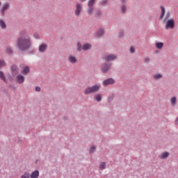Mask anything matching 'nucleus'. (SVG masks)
I'll return each mask as SVG.
<instances>
[{
	"label": "nucleus",
	"instance_id": "obj_1",
	"mask_svg": "<svg viewBox=\"0 0 178 178\" xmlns=\"http://www.w3.org/2000/svg\"><path fill=\"white\" fill-rule=\"evenodd\" d=\"M16 46L17 49L21 51V52L29 51V49L33 47L31 38H30L29 35L19 36L16 40Z\"/></svg>",
	"mask_w": 178,
	"mask_h": 178
},
{
	"label": "nucleus",
	"instance_id": "obj_2",
	"mask_svg": "<svg viewBox=\"0 0 178 178\" xmlns=\"http://www.w3.org/2000/svg\"><path fill=\"white\" fill-rule=\"evenodd\" d=\"M101 90V84L97 83L92 86L86 87L83 90V94L85 95H91V94H95V92H98Z\"/></svg>",
	"mask_w": 178,
	"mask_h": 178
},
{
	"label": "nucleus",
	"instance_id": "obj_3",
	"mask_svg": "<svg viewBox=\"0 0 178 178\" xmlns=\"http://www.w3.org/2000/svg\"><path fill=\"white\" fill-rule=\"evenodd\" d=\"M117 59L118 55L115 54H107L103 56V60H105L107 63H109V62H115Z\"/></svg>",
	"mask_w": 178,
	"mask_h": 178
},
{
	"label": "nucleus",
	"instance_id": "obj_4",
	"mask_svg": "<svg viewBox=\"0 0 178 178\" xmlns=\"http://www.w3.org/2000/svg\"><path fill=\"white\" fill-rule=\"evenodd\" d=\"M81 12H83V5L80 3H77L75 6L74 15L76 17H80Z\"/></svg>",
	"mask_w": 178,
	"mask_h": 178
},
{
	"label": "nucleus",
	"instance_id": "obj_5",
	"mask_svg": "<svg viewBox=\"0 0 178 178\" xmlns=\"http://www.w3.org/2000/svg\"><path fill=\"white\" fill-rule=\"evenodd\" d=\"M111 67H112V63H104L102 65L101 71L103 73L106 74L109 72V70H111Z\"/></svg>",
	"mask_w": 178,
	"mask_h": 178
},
{
	"label": "nucleus",
	"instance_id": "obj_6",
	"mask_svg": "<svg viewBox=\"0 0 178 178\" xmlns=\"http://www.w3.org/2000/svg\"><path fill=\"white\" fill-rule=\"evenodd\" d=\"M165 30H169V29H171V30H172L173 29H175V19L172 18L168 19L165 22Z\"/></svg>",
	"mask_w": 178,
	"mask_h": 178
},
{
	"label": "nucleus",
	"instance_id": "obj_7",
	"mask_svg": "<svg viewBox=\"0 0 178 178\" xmlns=\"http://www.w3.org/2000/svg\"><path fill=\"white\" fill-rule=\"evenodd\" d=\"M48 49V44L47 43H42L38 47V51L40 54H45Z\"/></svg>",
	"mask_w": 178,
	"mask_h": 178
},
{
	"label": "nucleus",
	"instance_id": "obj_8",
	"mask_svg": "<svg viewBox=\"0 0 178 178\" xmlns=\"http://www.w3.org/2000/svg\"><path fill=\"white\" fill-rule=\"evenodd\" d=\"M10 70L13 77H15V76H17V74H19V67H17V65H13L10 67Z\"/></svg>",
	"mask_w": 178,
	"mask_h": 178
},
{
	"label": "nucleus",
	"instance_id": "obj_9",
	"mask_svg": "<svg viewBox=\"0 0 178 178\" xmlns=\"http://www.w3.org/2000/svg\"><path fill=\"white\" fill-rule=\"evenodd\" d=\"M102 84L104 87H108V86L115 84V79H113V78H108L103 81Z\"/></svg>",
	"mask_w": 178,
	"mask_h": 178
},
{
	"label": "nucleus",
	"instance_id": "obj_10",
	"mask_svg": "<svg viewBox=\"0 0 178 178\" xmlns=\"http://www.w3.org/2000/svg\"><path fill=\"white\" fill-rule=\"evenodd\" d=\"M9 8H10L9 3H5L2 6L1 8L0 9V13H1V16H5V12H6V10H8V9H9Z\"/></svg>",
	"mask_w": 178,
	"mask_h": 178
},
{
	"label": "nucleus",
	"instance_id": "obj_11",
	"mask_svg": "<svg viewBox=\"0 0 178 178\" xmlns=\"http://www.w3.org/2000/svg\"><path fill=\"white\" fill-rule=\"evenodd\" d=\"M104 34H105V29H104L102 26H100L97 31L95 37L96 38H99L100 37H102Z\"/></svg>",
	"mask_w": 178,
	"mask_h": 178
},
{
	"label": "nucleus",
	"instance_id": "obj_12",
	"mask_svg": "<svg viewBox=\"0 0 178 178\" xmlns=\"http://www.w3.org/2000/svg\"><path fill=\"white\" fill-rule=\"evenodd\" d=\"M15 80L17 84H23V83H24V81L26 80V78L22 74H18L15 77Z\"/></svg>",
	"mask_w": 178,
	"mask_h": 178
},
{
	"label": "nucleus",
	"instance_id": "obj_13",
	"mask_svg": "<svg viewBox=\"0 0 178 178\" xmlns=\"http://www.w3.org/2000/svg\"><path fill=\"white\" fill-rule=\"evenodd\" d=\"M30 73V67L26 65L22 67V74L24 76H26V74H29Z\"/></svg>",
	"mask_w": 178,
	"mask_h": 178
},
{
	"label": "nucleus",
	"instance_id": "obj_14",
	"mask_svg": "<svg viewBox=\"0 0 178 178\" xmlns=\"http://www.w3.org/2000/svg\"><path fill=\"white\" fill-rule=\"evenodd\" d=\"M68 60L70 63H72V65H74V63H77V58L72 55H70L68 56Z\"/></svg>",
	"mask_w": 178,
	"mask_h": 178
},
{
	"label": "nucleus",
	"instance_id": "obj_15",
	"mask_svg": "<svg viewBox=\"0 0 178 178\" xmlns=\"http://www.w3.org/2000/svg\"><path fill=\"white\" fill-rule=\"evenodd\" d=\"M126 12H127V6L125 3H122L120 6V13L122 15H126Z\"/></svg>",
	"mask_w": 178,
	"mask_h": 178
},
{
	"label": "nucleus",
	"instance_id": "obj_16",
	"mask_svg": "<svg viewBox=\"0 0 178 178\" xmlns=\"http://www.w3.org/2000/svg\"><path fill=\"white\" fill-rule=\"evenodd\" d=\"M93 98L96 102H101L102 101V95L99 93L95 94Z\"/></svg>",
	"mask_w": 178,
	"mask_h": 178
},
{
	"label": "nucleus",
	"instance_id": "obj_17",
	"mask_svg": "<svg viewBox=\"0 0 178 178\" xmlns=\"http://www.w3.org/2000/svg\"><path fill=\"white\" fill-rule=\"evenodd\" d=\"M171 106H176V103L177 102V97L173 96L170 99Z\"/></svg>",
	"mask_w": 178,
	"mask_h": 178
},
{
	"label": "nucleus",
	"instance_id": "obj_18",
	"mask_svg": "<svg viewBox=\"0 0 178 178\" xmlns=\"http://www.w3.org/2000/svg\"><path fill=\"white\" fill-rule=\"evenodd\" d=\"M31 178H38L40 177V171L36 170L30 175Z\"/></svg>",
	"mask_w": 178,
	"mask_h": 178
},
{
	"label": "nucleus",
	"instance_id": "obj_19",
	"mask_svg": "<svg viewBox=\"0 0 178 178\" xmlns=\"http://www.w3.org/2000/svg\"><path fill=\"white\" fill-rule=\"evenodd\" d=\"M92 48V45L90 43L83 44V51H90Z\"/></svg>",
	"mask_w": 178,
	"mask_h": 178
},
{
	"label": "nucleus",
	"instance_id": "obj_20",
	"mask_svg": "<svg viewBox=\"0 0 178 178\" xmlns=\"http://www.w3.org/2000/svg\"><path fill=\"white\" fill-rule=\"evenodd\" d=\"M161 13L160 15L159 19L160 20H162V19L165 17V13H166V10L165 9V7H163V6H161Z\"/></svg>",
	"mask_w": 178,
	"mask_h": 178
},
{
	"label": "nucleus",
	"instance_id": "obj_21",
	"mask_svg": "<svg viewBox=\"0 0 178 178\" xmlns=\"http://www.w3.org/2000/svg\"><path fill=\"white\" fill-rule=\"evenodd\" d=\"M0 27L2 30H6V27H7L6 23L2 19H0Z\"/></svg>",
	"mask_w": 178,
	"mask_h": 178
},
{
	"label": "nucleus",
	"instance_id": "obj_22",
	"mask_svg": "<svg viewBox=\"0 0 178 178\" xmlns=\"http://www.w3.org/2000/svg\"><path fill=\"white\" fill-rule=\"evenodd\" d=\"M162 77H163V76L161 74H159V73H156V74H154L153 75V79L156 81H158V80H161L162 79Z\"/></svg>",
	"mask_w": 178,
	"mask_h": 178
},
{
	"label": "nucleus",
	"instance_id": "obj_23",
	"mask_svg": "<svg viewBox=\"0 0 178 178\" xmlns=\"http://www.w3.org/2000/svg\"><path fill=\"white\" fill-rule=\"evenodd\" d=\"M101 16H102V11H101V10H97L95 13V19H101Z\"/></svg>",
	"mask_w": 178,
	"mask_h": 178
},
{
	"label": "nucleus",
	"instance_id": "obj_24",
	"mask_svg": "<svg viewBox=\"0 0 178 178\" xmlns=\"http://www.w3.org/2000/svg\"><path fill=\"white\" fill-rule=\"evenodd\" d=\"M155 47L157 49H162L163 48V42H156L155 43Z\"/></svg>",
	"mask_w": 178,
	"mask_h": 178
},
{
	"label": "nucleus",
	"instance_id": "obj_25",
	"mask_svg": "<svg viewBox=\"0 0 178 178\" xmlns=\"http://www.w3.org/2000/svg\"><path fill=\"white\" fill-rule=\"evenodd\" d=\"M0 79L4 82L8 83V80L6 79V76H5V74L3 72L0 71Z\"/></svg>",
	"mask_w": 178,
	"mask_h": 178
},
{
	"label": "nucleus",
	"instance_id": "obj_26",
	"mask_svg": "<svg viewBox=\"0 0 178 178\" xmlns=\"http://www.w3.org/2000/svg\"><path fill=\"white\" fill-rule=\"evenodd\" d=\"M94 9H95L94 7L88 6L87 13H88V15H89V16H91V15H92V13L94 12Z\"/></svg>",
	"mask_w": 178,
	"mask_h": 178
},
{
	"label": "nucleus",
	"instance_id": "obj_27",
	"mask_svg": "<svg viewBox=\"0 0 178 178\" xmlns=\"http://www.w3.org/2000/svg\"><path fill=\"white\" fill-rule=\"evenodd\" d=\"M168 156H169V152H165L161 153V154L160 155V159H166V158H168Z\"/></svg>",
	"mask_w": 178,
	"mask_h": 178
},
{
	"label": "nucleus",
	"instance_id": "obj_28",
	"mask_svg": "<svg viewBox=\"0 0 178 178\" xmlns=\"http://www.w3.org/2000/svg\"><path fill=\"white\" fill-rule=\"evenodd\" d=\"M99 170H105L106 169V162H102L99 166Z\"/></svg>",
	"mask_w": 178,
	"mask_h": 178
},
{
	"label": "nucleus",
	"instance_id": "obj_29",
	"mask_svg": "<svg viewBox=\"0 0 178 178\" xmlns=\"http://www.w3.org/2000/svg\"><path fill=\"white\" fill-rule=\"evenodd\" d=\"M76 49L78 52H81V51H83V45H81V43H80V42H78L76 44Z\"/></svg>",
	"mask_w": 178,
	"mask_h": 178
},
{
	"label": "nucleus",
	"instance_id": "obj_30",
	"mask_svg": "<svg viewBox=\"0 0 178 178\" xmlns=\"http://www.w3.org/2000/svg\"><path fill=\"white\" fill-rule=\"evenodd\" d=\"M124 37V30H120L118 33V38H123Z\"/></svg>",
	"mask_w": 178,
	"mask_h": 178
},
{
	"label": "nucleus",
	"instance_id": "obj_31",
	"mask_svg": "<svg viewBox=\"0 0 178 178\" xmlns=\"http://www.w3.org/2000/svg\"><path fill=\"white\" fill-rule=\"evenodd\" d=\"M21 178H31L30 177V172H25L22 176Z\"/></svg>",
	"mask_w": 178,
	"mask_h": 178
},
{
	"label": "nucleus",
	"instance_id": "obj_32",
	"mask_svg": "<svg viewBox=\"0 0 178 178\" xmlns=\"http://www.w3.org/2000/svg\"><path fill=\"white\" fill-rule=\"evenodd\" d=\"M99 5L101 6H106V5H108V0H102L99 1Z\"/></svg>",
	"mask_w": 178,
	"mask_h": 178
},
{
	"label": "nucleus",
	"instance_id": "obj_33",
	"mask_svg": "<svg viewBox=\"0 0 178 178\" xmlns=\"http://www.w3.org/2000/svg\"><path fill=\"white\" fill-rule=\"evenodd\" d=\"M95 5V0H89L88 2V6L94 7Z\"/></svg>",
	"mask_w": 178,
	"mask_h": 178
},
{
	"label": "nucleus",
	"instance_id": "obj_34",
	"mask_svg": "<svg viewBox=\"0 0 178 178\" xmlns=\"http://www.w3.org/2000/svg\"><path fill=\"white\" fill-rule=\"evenodd\" d=\"M169 17H170V11H167L163 22L168 21V19H169Z\"/></svg>",
	"mask_w": 178,
	"mask_h": 178
},
{
	"label": "nucleus",
	"instance_id": "obj_35",
	"mask_svg": "<svg viewBox=\"0 0 178 178\" xmlns=\"http://www.w3.org/2000/svg\"><path fill=\"white\" fill-rule=\"evenodd\" d=\"M6 66V63L3 60H0V69H2V67H5Z\"/></svg>",
	"mask_w": 178,
	"mask_h": 178
},
{
	"label": "nucleus",
	"instance_id": "obj_36",
	"mask_svg": "<svg viewBox=\"0 0 178 178\" xmlns=\"http://www.w3.org/2000/svg\"><path fill=\"white\" fill-rule=\"evenodd\" d=\"M95 149H97V148L95 147V146H92V147L90 148L89 153H90V154H94V152L95 151Z\"/></svg>",
	"mask_w": 178,
	"mask_h": 178
},
{
	"label": "nucleus",
	"instance_id": "obj_37",
	"mask_svg": "<svg viewBox=\"0 0 178 178\" xmlns=\"http://www.w3.org/2000/svg\"><path fill=\"white\" fill-rule=\"evenodd\" d=\"M7 54H12L13 52V51L12 50V48L11 47H7L6 49Z\"/></svg>",
	"mask_w": 178,
	"mask_h": 178
},
{
	"label": "nucleus",
	"instance_id": "obj_38",
	"mask_svg": "<svg viewBox=\"0 0 178 178\" xmlns=\"http://www.w3.org/2000/svg\"><path fill=\"white\" fill-rule=\"evenodd\" d=\"M26 34H27L26 30H22L19 32V35H26Z\"/></svg>",
	"mask_w": 178,
	"mask_h": 178
},
{
	"label": "nucleus",
	"instance_id": "obj_39",
	"mask_svg": "<svg viewBox=\"0 0 178 178\" xmlns=\"http://www.w3.org/2000/svg\"><path fill=\"white\" fill-rule=\"evenodd\" d=\"M33 38H35V40H40V35L37 33H34Z\"/></svg>",
	"mask_w": 178,
	"mask_h": 178
},
{
	"label": "nucleus",
	"instance_id": "obj_40",
	"mask_svg": "<svg viewBox=\"0 0 178 178\" xmlns=\"http://www.w3.org/2000/svg\"><path fill=\"white\" fill-rule=\"evenodd\" d=\"M113 100V95H111L110 97H108V102H112Z\"/></svg>",
	"mask_w": 178,
	"mask_h": 178
},
{
	"label": "nucleus",
	"instance_id": "obj_41",
	"mask_svg": "<svg viewBox=\"0 0 178 178\" xmlns=\"http://www.w3.org/2000/svg\"><path fill=\"white\" fill-rule=\"evenodd\" d=\"M134 52H136V49H134V47H131L130 53L131 54H134Z\"/></svg>",
	"mask_w": 178,
	"mask_h": 178
},
{
	"label": "nucleus",
	"instance_id": "obj_42",
	"mask_svg": "<svg viewBox=\"0 0 178 178\" xmlns=\"http://www.w3.org/2000/svg\"><path fill=\"white\" fill-rule=\"evenodd\" d=\"M149 60H150L149 58L148 57L145 58V63H149Z\"/></svg>",
	"mask_w": 178,
	"mask_h": 178
},
{
	"label": "nucleus",
	"instance_id": "obj_43",
	"mask_svg": "<svg viewBox=\"0 0 178 178\" xmlns=\"http://www.w3.org/2000/svg\"><path fill=\"white\" fill-rule=\"evenodd\" d=\"M35 91H36L37 92H40V91H41V88H40V86H37V87L35 88Z\"/></svg>",
	"mask_w": 178,
	"mask_h": 178
},
{
	"label": "nucleus",
	"instance_id": "obj_44",
	"mask_svg": "<svg viewBox=\"0 0 178 178\" xmlns=\"http://www.w3.org/2000/svg\"><path fill=\"white\" fill-rule=\"evenodd\" d=\"M121 3H126L127 2V0H120Z\"/></svg>",
	"mask_w": 178,
	"mask_h": 178
},
{
	"label": "nucleus",
	"instance_id": "obj_45",
	"mask_svg": "<svg viewBox=\"0 0 178 178\" xmlns=\"http://www.w3.org/2000/svg\"><path fill=\"white\" fill-rule=\"evenodd\" d=\"M2 6V1H0V8Z\"/></svg>",
	"mask_w": 178,
	"mask_h": 178
},
{
	"label": "nucleus",
	"instance_id": "obj_46",
	"mask_svg": "<svg viewBox=\"0 0 178 178\" xmlns=\"http://www.w3.org/2000/svg\"><path fill=\"white\" fill-rule=\"evenodd\" d=\"M81 2H86V0H80Z\"/></svg>",
	"mask_w": 178,
	"mask_h": 178
},
{
	"label": "nucleus",
	"instance_id": "obj_47",
	"mask_svg": "<svg viewBox=\"0 0 178 178\" xmlns=\"http://www.w3.org/2000/svg\"><path fill=\"white\" fill-rule=\"evenodd\" d=\"M35 163H38V160H35Z\"/></svg>",
	"mask_w": 178,
	"mask_h": 178
},
{
	"label": "nucleus",
	"instance_id": "obj_48",
	"mask_svg": "<svg viewBox=\"0 0 178 178\" xmlns=\"http://www.w3.org/2000/svg\"><path fill=\"white\" fill-rule=\"evenodd\" d=\"M31 54H34V50H32V51H31Z\"/></svg>",
	"mask_w": 178,
	"mask_h": 178
}]
</instances>
